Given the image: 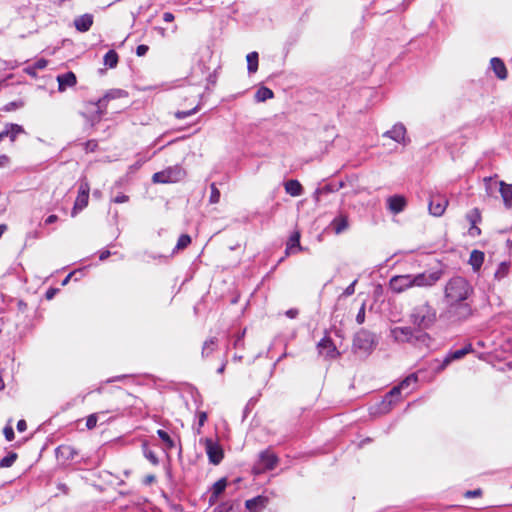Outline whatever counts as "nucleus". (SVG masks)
Instances as JSON below:
<instances>
[{"label": "nucleus", "instance_id": "c756f323", "mask_svg": "<svg viewBox=\"0 0 512 512\" xmlns=\"http://www.w3.org/2000/svg\"><path fill=\"white\" fill-rule=\"evenodd\" d=\"M247 69L250 74L255 73L258 69V53L250 52L247 57Z\"/></svg>", "mask_w": 512, "mask_h": 512}, {"label": "nucleus", "instance_id": "2f4dec72", "mask_svg": "<svg viewBox=\"0 0 512 512\" xmlns=\"http://www.w3.org/2000/svg\"><path fill=\"white\" fill-rule=\"evenodd\" d=\"M104 64L109 68H114L118 64V54L114 50H109L104 55Z\"/></svg>", "mask_w": 512, "mask_h": 512}, {"label": "nucleus", "instance_id": "7ed1b4c3", "mask_svg": "<svg viewBox=\"0 0 512 512\" xmlns=\"http://www.w3.org/2000/svg\"><path fill=\"white\" fill-rule=\"evenodd\" d=\"M392 338L399 343H411L416 346L429 347L431 338L430 336L420 330L411 327H395L391 329Z\"/></svg>", "mask_w": 512, "mask_h": 512}, {"label": "nucleus", "instance_id": "423d86ee", "mask_svg": "<svg viewBox=\"0 0 512 512\" xmlns=\"http://www.w3.org/2000/svg\"><path fill=\"white\" fill-rule=\"evenodd\" d=\"M377 345L376 337L373 333L361 329L353 339V350L364 355L370 354Z\"/></svg>", "mask_w": 512, "mask_h": 512}, {"label": "nucleus", "instance_id": "ea45409f", "mask_svg": "<svg viewBox=\"0 0 512 512\" xmlns=\"http://www.w3.org/2000/svg\"><path fill=\"white\" fill-rule=\"evenodd\" d=\"M98 420V414L94 413L87 417L86 427L91 430L96 427Z\"/></svg>", "mask_w": 512, "mask_h": 512}, {"label": "nucleus", "instance_id": "aec40b11", "mask_svg": "<svg viewBox=\"0 0 512 512\" xmlns=\"http://www.w3.org/2000/svg\"><path fill=\"white\" fill-rule=\"evenodd\" d=\"M93 24V15L83 14L74 19V26L79 32H87Z\"/></svg>", "mask_w": 512, "mask_h": 512}, {"label": "nucleus", "instance_id": "3c124183", "mask_svg": "<svg viewBox=\"0 0 512 512\" xmlns=\"http://www.w3.org/2000/svg\"><path fill=\"white\" fill-rule=\"evenodd\" d=\"M47 66V60L39 59L35 62L34 68L36 69H44Z\"/></svg>", "mask_w": 512, "mask_h": 512}, {"label": "nucleus", "instance_id": "5701e85b", "mask_svg": "<svg viewBox=\"0 0 512 512\" xmlns=\"http://www.w3.org/2000/svg\"><path fill=\"white\" fill-rule=\"evenodd\" d=\"M332 229L334 230L335 234H341L345 230H347L349 226L348 217L346 215H339L336 218L333 219L331 222Z\"/></svg>", "mask_w": 512, "mask_h": 512}, {"label": "nucleus", "instance_id": "bf43d9fd", "mask_svg": "<svg viewBox=\"0 0 512 512\" xmlns=\"http://www.w3.org/2000/svg\"><path fill=\"white\" fill-rule=\"evenodd\" d=\"M298 315L297 309H289L286 311V316L289 318H295Z\"/></svg>", "mask_w": 512, "mask_h": 512}, {"label": "nucleus", "instance_id": "ddd939ff", "mask_svg": "<svg viewBox=\"0 0 512 512\" xmlns=\"http://www.w3.org/2000/svg\"><path fill=\"white\" fill-rule=\"evenodd\" d=\"M90 187L86 181H82L79 185L78 196L74 203L72 216L74 217L78 211L84 209L88 204Z\"/></svg>", "mask_w": 512, "mask_h": 512}, {"label": "nucleus", "instance_id": "f704fd0d", "mask_svg": "<svg viewBox=\"0 0 512 512\" xmlns=\"http://www.w3.org/2000/svg\"><path fill=\"white\" fill-rule=\"evenodd\" d=\"M17 459V454L14 452L9 453L7 456L1 459L0 467L8 468L11 467Z\"/></svg>", "mask_w": 512, "mask_h": 512}, {"label": "nucleus", "instance_id": "f03ea898", "mask_svg": "<svg viewBox=\"0 0 512 512\" xmlns=\"http://www.w3.org/2000/svg\"><path fill=\"white\" fill-rule=\"evenodd\" d=\"M409 320L418 330L424 331L436 323L437 310L428 301L419 303L412 308Z\"/></svg>", "mask_w": 512, "mask_h": 512}, {"label": "nucleus", "instance_id": "dca6fc26", "mask_svg": "<svg viewBox=\"0 0 512 512\" xmlns=\"http://www.w3.org/2000/svg\"><path fill=\"white\" fill-rule=\"evenodd\" d=\"M448 200L441 195H433L429 201V212L433 216H441L446 210Z\"/></svg>", "mask_w": 512, "mask_h": 512}, {"label": "nucleus", "instance_id": "9d476101", "mask_svg": "<svg viewBox=\"0 0 512 512\" xmlns=\"http://www.w3.org/2000/svg\"><path fill=\"white\" fill-rule=\"evenodd\" d=\"M487 191L499 188L501 196L506 206L512 205V184H506L503 181L492 180L491 178L485 179Z\"/></svg>", "mask_w": 512, "mask_h": 512}, {"label": "nucleus", "instance_id": "69168bd1", "mask_svg": "<svg viewBox=\"0 0 512 512\" xmlns=\"http://www.w3.org/2000/svg\"><path fill=\"white\" fill-rule=\"evenodd\" d=\"M5 137H7V129L4 128L3 131L0 132V141H2Z\"/></svg>", "mask_w": 512, "mask_h": 512}, {"label": "nucleus", "instance_id": "bb28decb", "mask_svg": "<svg viewBox=\"0 0 512 512\" xmlns=\"http://www.w3.org/2000/svg\"><path fill=\"white\" fill-rule=\"evenodd\" d=\"M218 347V339L216 337H211L206 340L202 346V357H209Z\"/></svg>", "mask_w": 512, "mask_h": 512}, {"label": "nucleus", "instance_id": "9b49d317", "mask_svg": "<svg viewBox=\"0 0 512 512\" xmlns=\"http://www.w3.org/2000/svg\"><path fill=\"white\" fill-rule=\"evenodd\" d=\"M204 445L210 463L218 465L223 459V449L220 444L211 438H206Z\"/></svg>", "mask_w": 512, "mask_h": 512}, {"label": "nucleus", "instance_id": "603ef678", "mask_svg": "<svg viewBox=\"0 0 512 512\" xmlns=\"http://www.w3.org/2000/svg\"><path fill=\"white\" fill-rule=\"evenodd\" d=\"M128 199H129V198H128V196H127V195L121 194V195L116 196V197L113 199V201H114L115 203H125V202H127V201H128Z\"/></svg>", "mask_w": 512, "mask_h": 512}, {"label": "nucleus", "instance_id": "cd10ccee", "mask_svg": "<svg viewBox=\"0 0 512 512\" xmlns=\"http://www.w3.org/2000/svg\"><path fill=\"white\" fill-rule=\"evenodd\" d=\"M484 261V253L479 250H473L470 254L469 263L474 270L480 269Z\"/></svg>", "mask_w": 512, "mask_h": 512}, {"label": "nucleus", "instance_id": "de8ad7c7", "mask_svg": "<svg viewBox=\"0 0 512 512\" xmlns=\"http://www.w3.org/2000/svg\"><path fill=\"white\" fill-rule=\"evenodd\" d=\"M148 50H149V47L147 45L141 44V45L137 46L136 54H137V56L142 57V56L146 55Z\"/></svg>", "mask_w": 512, "mask_h": 512}, {"label": "nucleus", "instance_id": "0e129e2a", "mask_svg": "<svg viewBox=\"0 0 512 512\" xmlns=\"http://www.w3.org/2000/svg\"><path fill=\"white\" fill-rule=\"evenodd\" d=\"M145 161H146V159H144V160H139V161H137L133 166H131V168H135V169H137V168L141 167V166H142V164H143Z\"/></svg>", "mask_w": 512, "mask_h": 512}, {"label": "nucleus", "instance_id": "680f3d73", "mask_svg": "<svg viewBox=\"0 0 512 512\" xmlns=\"http://www.w3.org/2000/svg\"><path fill=\"white\" fill-rule=\"evenodd\" d=\"M109 256H110V251L105 250L100 253L99 258L101 261H103V260H106Z\"/></svg>", "mask_w": 512, "mask_h": 512}, {"label": "nucleus", "instance_id": "49530a36", "mask_svg": "<svg viewBox=\"0 0 512 512\" xmlns=\"http://www.w3.org/2000/svg\"><path fill=\"white\" fill-rule=\"evenodd\" d=\"M3 433L7 441H12L14 439V430L11 426H6Z\"/></svg>", "mask_w": 512, "mask_h": 512}, {"label": "nucleus", "instance_id": "20e7f679", "mask_svg": "<svg viewBox=\"0 0 512 512\" xmlns=\"http://www.w3.org/2000/svg\"><path fill=\"white\" fill-rule=\"evenodd\" d=\"M128 93L123 89H111L109 90L102 98H100L97 102H90L87 107L91 110L92 122H98L103 114L105 113L107 104L110 100L126 98Z\"/></svg>", "mask_w": 512, "mask_h": 512}, {"label": "nucleus", "instance_id": "412c9836", "mask_svg": "<svg viewBox=\"0 0 512 512\" xmlns=\"http://www.w3.org/2000/svg\"><path fill=\"white\" fill-rule=\"evenodd\" d=\"M227 486V481L225 478L219 479L217 482L214 483L212 487V493L209 497V504L213 505L216 503L218 497L223 493Z\"/></svg>", "mask_w": 512, "mask_h": 512}, {"label": "nucleus", "instance_id": "473e14b6", "mask_svg": "<svg viewBox=\"0 0 512 512\" xmlns=\"http://www.w3.org/2000/svg\"><path fill=\"white\" fill-rule=\"evenodd\" d=\"M467 217H468L469 222L472 224V227L470 228V231H476L479 234L480 233V229L475 226V224L478 221H480V219H481L479 210L478 209H473L468 214ZM471 233L473 234V232H471Z\"/></svg>", "mask_w": 512, "mask_h": 512}, {"label": "nucleus", "instance_id": "4be33fe9", "mask_svg": "<svg viewBox=\"0 0 512 512\" xmlns=\"http://www.w3.org/2000/svg\"><path fill=\"white\" fill-rule=\"evenodd\" d=\"M490 64H491V68L493 69L495 75L499 79L504 80L507 78L506 66L500 58H497V57L492 58L490 61Z\"/></svg>", "mask_w": 512, "mask_h": 512}, {"label": "nucleus", "instance_id": "e2e57ef3", "mask_svg": "<svg viewBox=\"0 0 512 512\" xmlns=\"http://www.w3.org/2000/svg\"><path fill=\"white\" fill-rule=\"evenodd\" d=\"M155 481V476L154 475H147L144 479V483L145 484H151Z\"/></svg>", "mask_w": 512, "mask_h": 512}, {"label": "nucleus", "instance_id": "864d4df0", "mask_svg": "<svg viewBox=\"0 0 512 512\" xmlns=\"http://www.w3.org/2000/svg\"><path fill=\"white\" fill-rule=\"evenodd\" d=\"M481 494V490L480 489H476V490H469L465 493V496L468 497V498H471V497H477Z\"/></svg>", "mask_w": 512, "mask_h": 512}, {"label": "nucleus", "instance_id": "e433bc0d", "mask_svg": "<svg viewBox=\"0 0 512 512\" xmlns=\"http://www.w3.org/2000/svg\"><path fill=\"white\" fill-rule=\"evenodd\" d=\"M337 190H338V187H335V186H333L331 184L325 185L322 188H318L315 191V200L319 201V195H321L323 193H330V192H334V191H337Z\"/></svg>", "mask_w": 512, "mask_h": 512}, {"label": "nucleus", "instance_id": "a211bd4d", "mask_svg": "<svg viewBox=\"0 0 512 512\" xmlns=\"http://www.w3.org/2000/svg\"><path fill=\"white\" fill-rule=\"evenodd\" d=\"M58 90L65 91L68 87H73L77 83L76 76L73 72H67L57 76Z\"/></svg>", "mask_w": 512, "mask_h": 512}, {"label": "nucleus", "instance_id": "052dcab7", "mask_svg": "<svg viewBox=\"0 0 512 512\" xmlns=\"http://www.w3.org/2000/svg\"><path fill=\"white\" fill-rule=\"evenodd\" d=\"M58 220L57 215H50L46 218L45 224H52Z\"/></svg>", "mask_w": 512, "mask_h": 512}, {"label": "nucleus", "instance_id": "b1692460", "mask_svg": "<svg viewBox=\"0 0 512 512\" xmlns=\"http://www.w3.org/2000/svg\"><path fill=\"white\" fill-rule=\"evenodd\" d=\"M295 249L302 251L303 247L300 245V233L295 231L289 238L286 246V255L295 253Z\"/></svg>", "mask_w": 512, "mask_h": 512}, {"label": "nucleus", "instance_id": "4d7b16f0", "mask_svg": "<svg viewBox=\"0 0 512 512\" xmlns=\"http://www.w3.org/2000/svg\"><path fill=\"white\" fill-rule=\"evenodd\" d=\"M174 19H175V17L171 12H165L163 14V20L165 22H172V21H174Z\"/></svg>", "mask_w": 512, "mask_h": 512}, {"label": "nucleus", "instance_id": "c03bdc74", "mask_svg": "<svg viewBox=\"0 0 512 512\" xmlns=\"http://www.w3.org/2000/svg\"><path fill=\"white\" fill-rule=\"evenodd\" d=\"M196 111H197V107H195V108H193L192 110H189V111H178L175 114V116L178 119H185V118L191 116L192 114H194Z\"/></svg>", "mask_w": 512, "mask_h": 512}, {"label": "nucleus", "instance_id": "5fc2aeb1", "mask_svg": "<svg viewBox=\"0 0 512 512\" xmlns=\"http://www.w3.org/2000/svg\"><path fill=\"white\" fill-rule=\"evenodd\" d=\"M9 157L7 155L0 156V168L6 167L9 164Z\"/></svg>", "mask_w": 512, "mask_h": 512}, {"label": "nucleus", "instance_id": "2eb2a0df", "mask_svg": "<svg viewBox=\"0 0 512 512\" xmlns=\"http://www.w3.org/2000/svg\"><path fill=\"white\" fill-rule=\"evenodd\" d=\"M318 352L320 355L329 359H334L339 355L337 348L329 337H324L317 344Z\"/></svg>", "mask_w": 512, "mask_h": 512}, {"label": "nucleus", "instance_id": "c85d7f7f", "mask_svg": "<svg viewBox=\"0 0 512 512\" xmlns=\"http://www.w3.org/2000/svg\"><path fill=\"white\" fill-rule=\"evenodd\" d=\"M7 129V137L14 142L17 138V136L21 133H24V129L22 126L18 124L9 123L6 124Z\"/></svg>", "mask_w": 512, "mask_h": 512}, {"label": "nucleus", "instance_id": "f257e3e1", "mask_svg": "<svg viewBox=\"0 0 512 512\" xmlns=\"http://www.w3.org/2000/svg\"><path fill=\"white\" fill-rule=\"evenodd\" d=\"M472 285L461 276L452 277L444 287L445 308L440 318L448 323H459L473 314L471 296Z\"/></svg>", "mask_w": 512, "mask_h": 512}, {"label": "nucleus", "instance_id": "6e6d98bb", "mask_svg": "<svg viewBox=\"0 0 512 512\" xmlns=\"http://www.w3.org/2000/svg\"><path fill=\"white\" fill-rule=\"evenodd\" d=\"M27 429V424L25 420H19L17 423V430L19 432H24Z\"/></svg>", "mask_w": 512, "mask_h": 512}, {"label": "nucleus", "instance_id": "7c9ffc66", "mask_svg": "<svg viewBox=\"0 0 512 512\" xmlns=\"http://www.w3.org/2000/svg\"><path fill=\"white\" fill-rule=\"evenodd\" d=\"M273 91L267 87H261L255 93V100L257 102H264L268 99L273 98Z\"/></svg>", "mask_w": 512, "mask_h": 512}, {"label": "nucleus", "instance_id": "0eeeda50", "mask_svg": "<svg viewBox=\"0 0 512 512\" xmlns=\"http://www.w3.org/2000/svg\"><path fill=\"white\" fill-rule=\"evenodd\" d=\"M184 176V169L180 165H175L154 173L152 181L154 183H174L180 181Z\"/></svg>", "mask_w": 512, "mask_h": 512}, {"label": "nucleus", "instance_id": "774afa93", "mask_svg": "<svg viewBox=\"0 0 512 512\" xmlns=\"http://www.w3.org/2000/svg\"><path fill=\"white\" fill-rule=\"evenodd\" d=\"M225 366H226V363H223V364L218 368L217 372H218V373H220V374H221V373H223V372H224V370H225Z\"/></svg>", "mask_w": 512, "mask_h": 512}, {"label": "nucleus", "instance_id": "a19ab883", "mask_svg": "<svg viewBox=\"0 0 512 512\" xmlns=\"http://www.w3.org/2000/svg\"><path fill=\"white\" fill-rule=\"evenodd\" d=\"M144 456L153 464V465H157L159 463V460L156 456V454L151 451V450H148L146 449L144 451Z\"/></svg>", "mask_w": 512, "mask_h": 512}, {"label": "nucleus", "instance_id": "c9c22d12", "mask_svg": "<svg viewBox=\"0 0 512 512\" xmlns=\"http://www.w3.org/2000/svg\"><path fill=\"white\" fill-rule=\"evenodd\" d=\"M157 434L159 438L166 444L167 449H172L175 446L174 441L166 431L159 429Z\"/></svg>", "mask_w": 512, "mask_h": 512}, {"label": "nucleus", "instance_id": "393cba45", "mask_svg": "<svg viewBox=\"0 0 512 512\" xmlns=\"http://www.w3.org/2000/svg\"><path fill=\"white\" fill-rule=\"evenodd\" d=\"M471 345H467L461 349L450 352L445 360L443 361L442 368L446 367L451 361L458 360L465 356L467 353L471 351Z\"/></svg>", "mask_w": 512, "mask_h": 512}, {"label": "nucleus", "instance_id": "8fccbe9b", "mask_svg": "<svg viewBox=\"0 0 512 512\" xmlns=\"http://www.w3.org/2000/svg\"><path fill=\"white\" fill-rule=\"evenodd\" d=\"M207 420V414L206 412H200L199 413V427L197 429V433L199 434L200 433V428L204 425V423L206 422Z\"/></svg>", "mask_w": 512, "mask_h": 512}, {"label": "nucleus", "instance_id": "37998d69", "mask_svg": "<svg viewBox=\"0 0 512 512\" xmlns=\"http://www.w3.org/2000/svg\"><path fill=\"white\" fill-rule=\"evenodd\" d=\"M232 505L228 502L221 503L218 505L213 512H231Z\"/></svg>", "mask_w": 512, "mask_h": 512}, {"label": "nucleus", "instance_id": "4468645a", "mask_svg": "<svg viewBox=\"0 0 512 512\" xmlns=\"http://www.w3.org/2000/svg\"><path fill=\"white\" fill-rule=\"evenodd\" d=\"M383 137L390 138L403 145H406L409 142L406 138V128L402 123H397L390 130L384 132Z\"/></svg>", "mask_w": 512, "mask_h": 512}, {"label": "nucleus", "instance_id": "58836bf2", "mask_svg": "<svg viewBox=\"0 0 512 512\" xmlns=\"http://www.w3.org/2000/svg\"><path fill=\"white\" fill-rule=\"evenodd\" d=\"M210 188H211V195H210V198H209V202L211 204H216L220 200V191L216 187L215 183H212Z\"/></svg>", "mask_w": 512, "mask_h": 512}, {"label": "nucleus", "instance_id": "338daca9", "mask_svg": "<svg viewBox=\"0 0 512 512\" xmlns=\"http://www.w3.org/2000/svg\"><path fill=\"white\" fill-rule=\"evenodd\" d=\"M6 229L7 226L5 224H0V237L3 235Z\"/></svg>", "mask_w": 512, "mask_h": 512}, {"label": "nucleus", "instance_id": "6ab92c4d", "mask_svg": "<svg viewBox=\"0 0 512 512\" xmlns=\"http://www.w3.org/2000/svg\"><path fill=\"white\" fill-rule=\"evenodd\" d=\"M388 209L394 213L398 214L404 210L406 207V199L401 195H394L387 199Z\"/></svg>", "mask_w": 512, "mask_h": 512}, {"label": "nucleus", "instance_id": "a18cd8bd", "mask_svg": "<svg viewBox=\"0 0 512 512\" xmlns=\"http://www.w3.org/2000/svg\"><path fill=\"white\" fill-rule=\"evenodd\" d=\"M356 321L358 324H362L365 321V303H363L356 315Z\"/></svg>", "mask_w": 512, "mask_h": 512}, {"label": "nucleus", "instance_id": "79ce46f5", "mask_svg": "<svg viewBox=\"0 0 512 512\" xmlns=\"http://www.w3.org/2000/svg\"><path fill=\"white\" fill-rule=\"evenodd\" d=\"M246 330L244 329L241 333H239L234 341V347H244V336H245Z\"/></svg>", "mask_w": 512, "mask_h": 512}, {"label": "nucleus", "instance_id": "f8f14e48", "mask_svg": "<svg viewBox=\"0 0 512 512\" xmlns=\"http://www.w3.org/2000/svg\"><path fill=\"white\" fill-rule=\"evenodd\" d=\"M413 287L412 274L396 275L389 281V288L394 293H402Z\"/></svg>", "mask_w": 512, "mask_h": 512}, {"label": "nucleus", "instance_id": "39448f33", "mask_svg": "<svg viewBox=\"0 0 512 512\" xmlns=\"http://www.w3.org/2000/svg\"><path fill=\"white\" fill-rule=\"evenodd\" d=\"M417 375L416 374H410L407 376L404 380L401 381V383L395 387H393L385 396L384 400L382 401V412H388L394 402H397L399 400V396L402 391H406V394H409L413 387L417 383Z\"/></svg>", "mask_w": 512, "mask_h": 512}, {"label": "nucleus", "instance_id": "13d9d810", "mask_svg": "<svg viewBox=\"0 0 512 512\" xmlns=\"http://www.w3.org/2000/svg\"><path fill=\"white\" fill-rule=\"evenodd\" d=\"M57 291H58V289H54V288L48 289L47 292H46V298L48 300H51L55 296Z\"/></svg>", "mask_w": 512, "mask_h": 512}, {"label": "nucleus", "instance_id": "09e8293b", "mask_svg": "<svg viewBox=\"0 0 512 512\" xmlns=\"http://www.w3.org/2000/svg\"><path fill=\"white\" fill-rule=\"evenodd\" d=\"M357 283V280H354L343 292V296H350L354 294L355 292V285Z\"/></svg>", "mask_w": 512, "mask_h": 512}, {"label": "nucleus", "instance_id": "a878e982", "mask_svg": "<svg viewBox=\"0 0 512 512\" xmlns=\"http://www.w3.org/2000/svg\"><path fill=\"white\" fill-rule=\"evenodd\" d=\"M284 186L286 193L293 197L300 196L303 192L302 185L297 180H288Z\"/></svg>", "mask_w": 512, "mask_h": 512}, {"label": "nucleus", "instance_id": "1a4fd4ad", "mask_svg": "<svg viewBox=\"0 0 512 512\" xmlns=\"http://www.w3.org/2000/svg\"><path fill=\"white\" fill-rule=\"evenodd\" d=\"M442 277L441 271L412 274L413 287H431Z\"/></svg>", "mask_w": 512, "mask_h": 512}, {"label": "nucleus", "instance_id": "72a5a7b5", "mask_svg": "<svg viewBox=\"0 0 512 512\" xmlns=\"http://www.w3.org/2000/svg\"><path fill=\"white\" fill-rule=\"evenodd\" d=\"M477 345L488 348V353L494 354L496 357H500V354L498 353V347L501 346L500 344H497L495 342L487 343L486 341L479 340L477 342Z\"/></svg>", "mask_w": 512, "mask_h": 512}, {"label": "nucleus", "instance_id": "f3484780", "mask_svg": "<svg viewBox=\"0 0 512 512\" xmlns=\"http://www.w3.org/2000/svg\"><path fill=\"white\" fill-rule=\"evenodd\" d=\"M269 498L267 496L258 495L245 502V507L249 512H262L268 505Z\"/></svg>", "mask_w": 512, "mask_h": 512}, {"label": "nucleus", "instance_id": "6e6552de", "mask_svg": "<svg viewBox=\"0 0 512 512\" xmlns=\"http://www.w3.org/2000/svg\"><path fill=\"white\" fill-rule=\"evenodd\" d=\"M279 462V459L275 453L270 449L264 450L259 453L258 461L253 467L255 474H261L269 470H273Z\"/></svg>", "mask_w": 512, "mask_h": 512}, {"label": "nucleus", "instance_id": "4c0bfd02", "mask_svg": "<svg viewBox=\"0 0 512 512\" xmlns=\"http://www.w3.org/2000/svg\"><path fill=\"white\" fill-rule=\"evenodd\" d=\"M191 243V238L187 234H182L176 244V249L181 250L186 248Z\"/></svg>", "mask_w": 512, "mask_h": 512}]
</instances>
